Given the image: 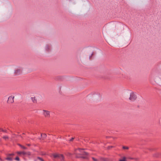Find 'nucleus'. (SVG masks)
<instances>
[{
  "label": "nucleus",
  "mask_w": 161,
  "mask_h": 161,
  "mask_svg": "<svg viewBox=\"0 0 161 161\" xmlns=\"http://www.w3.org/2000/svg\"><path fill=\"white\" fill-rule=\"evenodd\" d=\"M14 155V154L13 153L8 154L7 155V157L5 159L8 161H13V158L12 156Z\"/></svg>",
  "instance_id": "nucleus-4"
},
{
  "label": "nucleus",
  "mask_w": 161,
  "mask_h": 161,
  "mask_svg": "<svg viewBox=\"0 0 161 161\" xmlns=\"http://www.w3.org/2000/svg\"><path fill=\"white\" fill-rule=\"evenodd\" d=\"M18 145L20 147L22 148L23 149H27V147H24V146H23L22 145H21L20 144H18Z\"/></svg>",
  "instance_id": "nucleus-12"
},
{
  "label": "nucleus",
  "mask_w": 161,
  "mask_h": 161,
  "mask_svg": "<svg viewBox=\"0 0 161 161\" xmlns=\"http://www.w3.org/2000/svg\"><path fill=\"white\" fill-rule=\"evenodd\" d=\"M31 99L32 100V101L33 102V103H36L37 101L35 97H31Z\"/></svg>",
  "instance_id": "nucleus-10"
},
{
  "label": "nucleus",
  "mask_w": 161,
  "mask_h": 161,
  "mask_svg": "<svg viewBox=\"0 0 161 161\" xmlns=\"http://www.w3.org/2000/svg\"><path fill=\"white\" fill-rule=\"evenodd\" d=\"M114 147L113 146H108V149H110L111 148Z\"/></svg>",
  "instance_id": "nucleus-20"
},
{
  "label": "nucleus",
  "mask_w": 161,
  "mask_h": 161,
  "mask_svg": "<svg viewBox=\"0 0 161 161\" xmlns=\"http://www.w3.org/2000/svg\"><path fill=\"white\" fill-rule=\"evenodd\" d=\"M43 114L46 117H49L50 116V112L45 110H43Z\"/></svg>",
  "instance_id": "nucleus-5"
},
{
  "label": "nucleus",
  "mask_w": 161,
  "mask_h": 161,
  "mask_svg": "<svg viewBox=\"0 0 161 161\" xmlns=\"http://www.w3.org/2000/svg\"><path fill=\"white\" fill-rule=\"evenodd\" d=\"M92 54L91 56L89 57V58L90 59V58L92 57Z\"/></svg>",
  "instance_id": "nucleus-26"
},
{
  "label": "nucleus",
  "mask_w": 161,
  "mask_h": 161,
  "mask_svg": "<svg viewBox=\"0 0 161 161\" xmlns=\"http://www.w3.org/2000/svg\"><path fill=\"white\" fill-rule=\"evenodd\" d=\"M137 97L136 93L135 92H132L130 94V97L129 99L131 101H134L136 99Z\"/></svg>",
  "instance_id": "nucleus-2"
},
{
  "label": "nucleus",
  "mask_w": 161,
  "mask_h": 161,
  "mask_svg": "<svg viewBox=\"0 0 161 161\" xmlns=\"http://www.w3.org/2000/svg\"><path fill=\"white\" fill-rule=\"evenodd\" d=\"M25 155H26L28 156H30L31 155V153L30 152H25Z\"/></svg>",
  "instance_id": "nucleus-11"
},
{
  "label": "nucleus",
  "mask_w": 161,
  "mask_h": 161,
  "mask_svg": "<svg viewBox=\"0 0 161 161\" xmlns=\"http://www.w3.org/2000/svg\"><path fill=\"white\" fill-rule=\"evenodd\" d=\"M92 158L93 160L94 161H97V160L95 158H94L92 157Z\"/></svg>",
  "instance_id": "nucleus-22"
},
{
  "label": "nucleus",
  "mask_w": 161,
  "mask_h": 161,
  "mask_svg": "<svg viewBox=\"0 0 161 161\" xmlns=\"http://www.w3.org/2000/svg\"><path fill=\"white\" fill-rule=\"evenodd\" d=\"M83 149L78 148L75 150V154L77 158H82L83 159H87L88 153L84 151H83Z\"/></svg>",
  "instance_id": "nucleus-1"
},
{
  "label": "nucleus",
  "mask_w": 161,
  "mask_h": 161,
  "mask_svg": "<svg viewBox=\"0 0 161 161\" xmlns=\"http://www.w3.org/2000/svg\"><path fill=\"white\" fill-rule=\"evenodd\" d=\"M14 96H9L8 98V99L7 101V103H12L14 102Z\"/></svg>",
  "instance_id": "nucleus-6"
},
{
  "label": "nucleus",
  "mask_w": 161,
  "mask_h": 161,
  "mask_svg": "<svg viewBox=\"0 0 161 161\" xmlns=\"http://www.w3.org/2000/svg\"><path fill=\"white\" fill-rule=\"evenodd\" d=\"M35 161H36V160H35Z\"/></svg>",
  "instance_id": "nucleus-28"
},
{
  "label": "nucleus",
  "mask_w": 161,
  "mask_h": 161,
  "mask_svg": "<svg viewBox=\"0 0 161 161\" xmlns=\"http://www.w3.org/2000/svg\"><path fill=\"white\" fill-rule=\"evenodd\" d=\"M119 161H126V158L125 157H123L122 159L119 160Z\"/></svg>",
  "instance_id": "nucleus-17"
},
{
  "label": "nucleus",
  "mask_w": 161,
  "mask_h": 161,
  "mask_svg": "<svg viewBox=\"0 0 161 161\" xmlns=\"http://www.w3.org/2000/svg\"><path fill=\"white\" fill-rule=\"evenodd\" d=\"M41 136L43 138H45L47 137V135L45 134H41Z\"/></svg>",
  "instance_id": "nucleus-13"
},
{
  "label": "nucleus",
  "mask_w": 161,
  "mask_h": 161,
  "mask_svg": "<svg viewBox=\"0 0 161 161\" xmlns=\"http://www.w3.org/2000/svg\"><path fill=\"white\" fill-rule=\"evenodd\" d=\"M37 158L39 159L40 161H44V160H43V159H42V158L39 157H37Z\"/></svg>",
  "instance_id": "nucleus-15"
},
{
  "label": "nucleus",
  "mask_w": 161,
  "mask_h": 161,
  "mask_svg": "<svg viewBox=\"0 0 161 161\" xmlns=\"http://www.w3.org/2000/svg\"><path fill=\"white\" fill-rule=\"evenodd\" d=\"M15 160L17 161H20V159L17 156L15 158Z\"/></svg>",
  "instance_id": "nucleus-16"
},
{
  "label": "nucleus",
  "mask_w": 161,
  "mask_h": 161,
  "mask_svg": "<svg viewBox=\"0 0 161 161\" xmlns=\"http://www.w3.org/2000/svg\"><path fill=\"white\" fill-rule=\"evenodd\" d=\"M51 49V46L50 45H47L45 47L46 51L47 52L50 51Z\"/></svg>",
  "instance_id": "nucleus-8"
},
{
  "label": "nucleus",
  "mask_w": 161,
  "mask_h": 161,
  "mask_svg": "<svg viewBox=\"0 0 161 161\" xmlns=\"http://www.w3.org/2000/svg\"><path fill=\"white\" fill-rule=\"evenodd\" d=\"M22 71V69L21 68H18L17 69L14 71V74L15 75H19L20 74Z\"/></svg>",
  "instance_id": "nucleus-7"
},
{
  "label": "nucleus",
  "mask_w": 161,
  "mask_h": 161,
  "mask_svg": "<svg viewBox=\"0 0 161 161\" xmlns=\"http://www.w3.org/2000/svg\"><path fill=\"white\" fill-rule=\"evenodd\" d=\"M124 149H129V147H126V146H123L122 147Z\"/></svg>",
  "instance_id": "nucleus-18"
},
{
  "label": "nucleus",
  "mask_w": 161,
  "mask_h": 161,
  "mask_svg": "<svg viewBox=\"0 0 161 161\" xmlns=\"http://www.w3.org/2000/svg\"><path fill=\"white\" fill-rule=\"evenodd\" d=\"M17 153L19 155L23 154L24 155H25V151H19L17 152Z\"/></svg>",
  "instance_id": "nucleus-9"
},
{
  "label": "nucleus",
  "mask_w": 161,
  "mask_h": 161,
  "mask_svg": "<svg viewBox=\"0 0 161 161\" xmlns=\"http://www.w3.org/2000/svg\"><path fill=\"white\" fill-rule=\"evenodd\" d=\"M74 139V137H72L71 139H70L69 141H72Z\"/></svg>",
  "instance_id": "nucleus-21"
},
{
  "label": "nucleus",
  "mask_w": 161,
  "mask_h": 161,
  "mask_svg": "<svg viewBox=\"0 0 161 161\" xmlns=\"http://www.w3.org/2000/svg\"><path fill=\"white\" fill-rule=\"evenodd\" d=\"M60 159L61 160V161H64V160H63L61 158V159Z\"/></svg>",
  "instance_id": "nucleus-24"
},
{
  "label": "nucleus",
  "mask_w": 161,
  "mask_h": 161,
  "mask_svg": "<svg viewBox=\"0 0 161 161\" xmlns=\"http://www.w3.org/2000/svg\"><path fill=\"white\" fill-rule=\"evenodd\" d=\"M0 161H3L2 159L1 158H0Z\"/></svg>",
  "instance_id": "nucleus-25"
},
{
  "label": "nucleus",
  "mask_w": 161,
  "mask_h": 161,
  "mask_svg": "<svg viewBox=\"0 0 161 161\" xmlns=\"http://www.w3.org/2000/svg\"><path fill=\"white\" fill-rule=\"evenodd\" d=\"M3 138L6 140L8 138V137L7 136H4L3 137Z\"/></svg>",
  "instance_id": "nucleus-19"
},
{
  "label": "nucleus",
  "mask_w": 161,
  "mask_h": 161,
  "mask_svg": "<svg viewBox=\"0 0 161 161\" xmlns=\"http://www.w3.org/2000/svg\"><path fill=\"white\" fill-rule=\"evenodd\" d=\"M3 131L4 132H7V130H3L2 128H0V132Z\"/></svg>",
  "instance_id": "nucleus-14"
},
{
  "label": "nucleus",
  "mask_w": 161,
  "mask_h": 161,
  "mask_svg": "<svg viewBox=\"0 0 161 161\" xmlns=\"http://www.w3.org/2000/svg\"><path fill=\"white\" fill-rule=\"evenodd\" d=\"M104 161H108V159H104Z\"/></svg>",
  "instance_id": "nucleus-23"
},
{
  "label": "nucleus",
  "mask_w": 161,
  "mask_h": 161,
  "mask_svg": "<svg viewBox=\"0 0 161 161\" xmlns=\"http://www.w3.org/2000/svg\"><path fill=\"white\" fill-rule=\"evenodd\" d=\"M52 156H53V157L55 158H59L60 159L61 158L64 160V156L62 154H53L50 156L51 157Z\"/></svg>",
  "instance_id": "nucleus-3"
},
{
  "label": "nucleus",
  "mask_w": 161,
  "mask_h": 161,
  "mask_svg": "<svg viewBox=\"0 0 161 161\" xmlns=\"http://www.w3.org/2000/svg\"><path fill=\"white\" fill-rule=\"evenodd\" d=\"M27 145L28 146H30V144H28Z\"/></svg>",
  "instance_id": "nucleus-27"
}]
</instances>
